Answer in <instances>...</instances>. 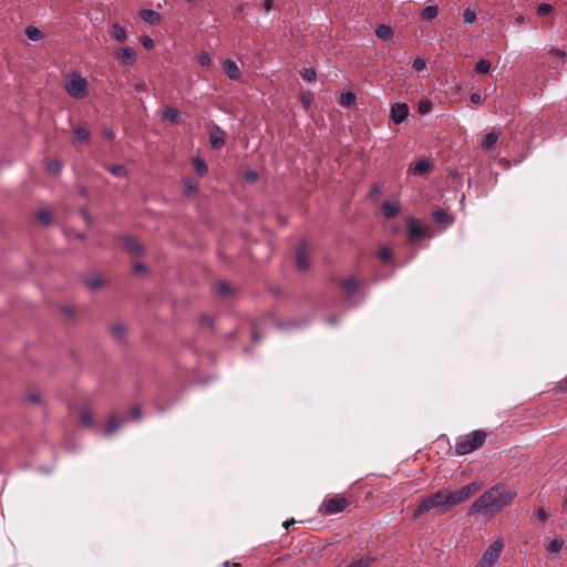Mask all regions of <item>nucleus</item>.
Here are the masks:
<instances>
[{
	"mask_svg": "<svg viewBox=\"0 0 567 567\" xmlns=\"http://www.w3.org/2000/svg\"><path fill=\"white\" fill-rule=\"evenodd\" d=\"M491 61L487 60V59H481L478 60V62L476 63V66H475V70L476 72L478 73H488L489 70H491Z\"/></svg>",
	"mask_w": 567,
	"mask_h": 567,
	"instance_id": "35",
	"label": "nucleus"
},
{
	"mask_svg": "<svg viewBox=\"0 0 567 567\" xmlns=\"http://www.w3.org/2000/svg\"><path fill=\"white\" fill-rule=\"evenodd\" d=\"M556 391L559 392V393H565L567 392V377L559 381L556 386H555Z\"/></svg>",
	"mask_w": 567,
	"mask_h": 567,
	"instance_id": "45",
	"label": "nucleus"
},
{
	"mask_svg": "<svg viewBox=\"0 0 567 567\" xmlns=\"http://www.w3.org/2000/svg\"><path fill=\"white\" fill-rule=\"evenodd\" d=\"M134 270L136 272H144L146 269H145V267L143 265L137 264V265H135Z\"/></svg>",
	"mask_w": 567,
	"mask_h": 567,
	"instance_id": "56",
	"label": "nucleus"
},
{
	"mask_svg": "<svg viewBox=\"0 0 567 567\" xmlns=\"http://www.w3.org/2000/svg\"><path fill=\"white\" fill-rule=\"evenodd\" d=\"M82 216L85 218L86 221L91 220V217L86 210H82Z\"/></svg>",
	"mask_w": 567,
	"mask_h": 567,
	"instance_id": "61",
	"label": "nucleus"
},
{
	"mask_svg": "<svg viewBox=\"0 0 567 567\" xmlns=\"http://www.w3.org/2000/svg\"><path fill=\"white\" fill-rule=\"evenodd\" d=\"M517 493L512 487L498 483L488 488L471 505L468 515L484 512L489 517L497 514L503 507L511 505Z\"/></svg>",
	"mask_w": 567,
	"mask_h": 567,
	"instance_id": "2",
	"label": "nucleus"
},
{
	"mask_svg": "<svg viewBox=\"0 0 567 567\" xmlns=\"http://www.w3.org/2000/svg\"><path fill=\"white\" fill-rule=\"evenodd\" d=\"M86 284L91 289H97L102 286V280L100 278H92Z\"/></svg>",
	"mask_w": 567,
	"mask_h": 567,
	"instance_id": "46",
	"label": "nucleus"
},
{
	"mask_svg": "<svg viewBox=\"0 0 567 567\" xmlns=\"http://www.w3.org/2000/svg\"><path fill=\"white\" fill-rule=\"evenodd\" d=\"M350 505V501L346 497L326 498L320 505L319 512L322 515H336L342 513Z\"/></svg>",
	"mask_w": 567,
	"mask_h": 567,
	"instance_id": "6",
	"label": "nucleus"
},
{
	"mask_svg": "<svg viewBox=\"0 0 567 567\" xmlns=\"http://www.w3.org/2000/svg\"><path fill=\"white\" fill-rule=\"evenodd\" d=\"M140 17L150 24H158L162 20L161 13L152 9H142L140 11Z\"/></svg>",
	"mask_w": 567,
	"mask_h": 567,
	"instance_id": "14",
	"label": "nucleus"
},
{
	"mask_svg": "<svg viewBox=\"0 0 567 567\" xmlns=\"http://www.w3.org/2000/svg\"><path fill=\"white\" fill-rule=\"evenodd\" d=\"M223 71L230 80H238L240 78V70L237 63L231 59H226L223 63Z\"/></svg>",
	"mask_w": 567,
	"mask_h": 567,
	"instance_id": "10",
	"label": "nucleus"
},
{
	"mask_svg": "<svg viewBox=\"0 0 567 567\" xmlns=\"http://www.w3.org/2000/svg\"><path fill=\"white\" fill-rule=\"evenodd\" d=\"M409 114V107L405 103H395L391 107L390 117L394 124H401Z\"/></svg>",
	"mask_w": 567,
	"mask_h": 567,
	"instance_id": "8",
	"label": "nucleus"
},
{
	"mask_svg": "<svg viewBox=\"0 0 567 567\" xmlns=\"http://www.w3.org/2000/svg\"><path fill=\"white\" fill-rule=\"evenodd\" d=\"M246 178H247V181H249V182L254 183V182H256V181L258 179V175H257V173H256V172H254V171H249V172H247V174H246Z\"/></svg>",
	"mask_w": 567,
	"mask_h": 567,
	"instance_id": "51",
	"label": "nucleus"
},
{
	"mask_svg": "<svg viewBox=\"0 0 567 567\" xmlns=\"http://www.w3.org/2000/svg\"><path fill=\"white\" fill-rule=\"evenodd\" d=\"M27 399L30 403H39L40 402V395L38 393H30Z\"/></svg>",
	"mask_w": 567,
	"mask_h": 567,
	"instance_id": "52",
	"label": "nucleus"
},
{
	"mask_svg": "<svg viewBox=\"0 0 567 567\" xmlns=\"http://www.w3.org/2000/svg\"><path fill=\"white\" fill-rule=\"evenodd\" d=\"M80 422L86 426L90 427L93 425V415L89 410H82L80 412Z\"/></svg>",
	"mask_w": 567,
	"mask_h": 567,
	"instance_id": "33",
	"label": "nucleus"
},
{
	"mask_svg": "<svg viewBox=\"0 0 567 567\" xmlns=\"http://www.w3.org/2000/svg\"><path fill=\"white\" fill-rule=\"evenodd\" d=\"M123 244L125 249L134 256H138L143 251L142 245L132 236L125 237Z\"/></svg>",
	"mask_w": 567,
	"mask_h": 567,
	"instance_id": "13",
	"label": "nucleus"
},
{
	"mask_svg": "<svg viewBox=\"0 0 567 567\" xmlns=\"http://www.w3.org/2000/svg\"><path fill=\"white\" fill-rule=\"evenodd\" d=\"M498 137H499V134L495 131L487 133L481 142V147L484 151L491 150L497 143Z\"/></svg>",
	"mask_w": 567,
	"mask_h": 567,
	"instance_id": "16",
	"label": "nucleus"
},
{
	"mask_svg": "<svg viewBox=\"0 0 567 567\" xmlns=\"http://www.w3.org/2000/svg\"><path fill=\"white\" fill-rule=\"evenodd\" d=\"M408 228H409V240L410 241H414L422 236V229L420 228V226L417 225V223L415 220H413V219L410 220L408 223Z\"/></svg>",
	"mask_w": 567,
	"mask_h": 567,
	"instance_id": "21",
	"label": "nucleus"
},
{
	"mask_svg": "<svg viewBox=\"0 0 567 567\" xmlns=\"http://www.w3.org/2000/svg\"><path fill=\"white\" fill-rule=\"evenodd\" d=\"M265 9L267 12L272 9V0H266Z\"/></svg>",
	"mask_w": 567,
	"mask_h": 567,
	"instance_id": "58",
	"label": "nucleus"
},
{
	"mask_svg": "<svg viewBox=\"0 0 567 567\" xmlns=\"http://www.w3.org/2000/svg\"><path fill=\"white\" fill-rule=\"evenodd\" d=\"M64 87L68 94L76 100L85 99L89 93L87 80L78 72L68 75Z\"/></svg>",
	"mask_w": 567,
	"mask_h": 567,
	"instance_id": "4",
	"label": "nucleus"
},
{
	"mask_svg": "<svg viewBox=\"0 0 567 567\" xmlns=\"http://www.w3.org/2000/svg\"><path fill=\"white\" fill-rule=\"evenodd\" d=\"M341 286L348 295H354L359 289V281L353 277H349L342 280Z\"/></svg>",
	"mask_w": 567,
	"mask_h": 567,
	"instance_id": "18",
	"label": "nucleus"
},
{
	"mask_svg": "<svg viewBox=\"0 0 567 567\" xmlns=\"http://www.w3.org/2000/svg\"><path fill=\"white\" fill-rule=\"evenodd\" d=\"M553 11V6L549 3H542L537 7V13L539 16L549 14Z\"/></svg>",
	"mask_w": 567,
	"mask_h": 567,
	"instance_id": "41",
	"label": "nucleus"
},
{
	"mask_svg": "<svg viewBox=\"0 0 567 567\" xmlns=\"http://www.w3.org/2000/svg\"><path fill=\"white\" fill-rule=\"evenodd\" d=\"M381 193V188L379 185H373L372 188H371V197H378Z\"/></svg>",
	"mask_w": 567,
	"mask_h": 567,
	"instance_id": "54",
	"label": "nucleus"
},
{
	"mask_svg": "<svg viewBox=\"0 0 567 567\" xmlns=\"http://www.w3.org/2000/svg\"><path fill=\"white\" fill-rule=\"evenodd\" d=\"M198 192V186L195 182L187 179L185 181V194L186 195H193Z\"/></svg>",
	"mask_w": 567,
	"mask_h": 567,
	"instance_id": "38",
	"label": "nucleus"
},
{
	"mask_svg": "<svg viewBox=\"0 0 567 567\" xmlns=\"http://www.w3.org/2000/svg\"><path fill=\"white\" fill-rule=\"evenodd\" d=\"M25 35L31 41H40L44 38V33L34 25H28L25 28Z\"/></svg>",
	"mask_w": 567,
	"mask_h": 567,
	"instance_id": "22",
	"label": "nucleus"
},
{
	"mask_svg": "<svg viewBox=\"0 0 567 567\" xmlns=\"http://www.w3.org/2000/svg\"><path fill=\"white\" fill-rule=\"evenodd\" d=\"M375 34L378 38H380L382 40H388V39H390V37L392 34V30L389 25L380 24L375 29Z\"/></svg>",
	"mask_w": 567,
	"mask_h": 567,
	"instance_id": "30",
	"label": "nucleus"
},
{
	"mask_svg": "<svg viewBox=\"0 0 567 567\" xmlns=\"http://www.w3.org/2000/svg\"><path fill=\"white\" fill-rule=\"evenodd\" d=\"M47 169L50 174L58 175L62 169V164L58 159H50L47 162Z\"/></svg>",
	"mask_w": 567,
	"mask_h": 567,
	"instance_id": "31",
	"label": "nucleus"
},
{
	"mask_svg": "<svg viewBox=\"0 0 567 567\" xmlns=\"http://www.w3.org/2000/svg\"><path fill=\"white\" fill-rule=\"evenodd\" d=\"M375 561V558L371 555H365L346 567H370Z\"/></svg>",
	"mask_w": 567,
	"mask_h": 567,
	"instance_id": "24",
	"label": "nucleus"
},
{
	"mask_svg": "<svg viewBox=\"0 0 567 567\" xmlns=\"http://www.w3.org/2000/svg\"><path fill=\"white\" fill-rule=\"evenodd\" d=\"M302 104H303L305 107H308L309 104H310V100L306 99V97H302Z\"/></svg>",
	"mask_w": 567,
	"mask_h": 567,
	"instance_id": "62",
	"label": "nucleus"
},
{
	"mask_svg": "<svg viewBox=\"0 0 567 567\" xmlns=\"http://www.w3.org/2000/svg\"><path fill=\"white\" fill-rule=\"evenodd\" d=\"M433 219L437 224L451 225L454 223V218L444 209H437L433 213Z\"/></svg>",
	"mask_w": 567,
	"mask_h": 567,
	"instance_id": "17",
	"label": "nucleus"
},
{
	"mask_svg": "<svg viewBox=\"0 0 567 567\" xmlns=\"http://www.w3.org/2000/svg\"><path fill=\"white\" fill-rule=\"evenodd\" d=\"M141 43L143 44L144 48H146L148 50L154 48V41L147 35H143L141 38Z\"/></svg>",
	"mask_w": 567,
	"mask_h": 567,
	"instance_id": "44",
	"label": "nucleus"
},
{
	"mask_svg": "<svg viewBox=\"0 0 567 567\" xmlns=\"http://www.w3.org/2000/svg\"><path fill=\"white\" fill-rule=\"evenodd\" d=\"M536 516H537V519L539 522H546L547 520V513L546 511L543 508V507H539L537 511H536Z\"/></svg>",
	"mask_w": 567,
	"mask_h": 567,
	"instance_id": "47",
	"label": "nucleus"
},
{
	"mask_svg": "<svg viewBox=\"0 0 567 567\" xmlns=\"http://www.w3.org/2000/svg\"><path fill=\"white\" fill-rule=\"evenodd\" d=\"M131 415L134 420H140L142 416L140 406H133L131 410Z\"/></svg>",
	"mask_w": 567,
	"mask_h": 567,
	"instance_id": "49",
	"label": "nucleus"
},
{
	"mask_svg": "<svg viewBox=\"0 0 567 567\" xmlns=\"http://www.w3.org/2000/svg\"><path fill=\"white\" fill-rule=\"evenodd\" d=\"M115 56L124 65H131L136 61V52L132 48H120L115 51Z\"/></svg>",
	"mask_w": 567,
	"mask_h": 567,
	"instance_id": "9",
	"label": "nucleus"
},
{
	"mask_svg": "<svg viewBox=\"0 0 567 567\" xmlns=\"http://www.w3.org/2000/svg\"><path fill=\"white\" fill-rule=\"evenodd\" d=\"M504 544L502 539L494 540L483 553L476 567H495L502 554Z\"/></svg>",
	"mask_w": 567,
	"mask_h": 567,
	"instance_id": "5",
	"label": "nucleus"
},
{
	"mask_svg": "<svg viewBox=\"0 0 567 567\" xmlns=\"http://www.w3.org/2000/svg\"><path fill=\"white\" fill-rule=\"evenodd\" d=\"M399 212H400V207L395 203L386 202L382 205V214L386 219L393 218L394 216H396L399 214Z\"/></svg>",
	"mask_w": 567,
	"mask_h": 567,
	"instance_id": "19",
	"label": "nucleus"
},
{
	"mask_svg": "<svg viewBox=\"0 0 567 567\" xmlns=\"http://www.w3.org/2000/svg\"><path fill=\"white\" fill-rule=\"evenodd\" d=\"M463 20L466 24H472L476 20V12L472 9L464 10Z\"/></svg>",
	"mask_w": 567,
	"mask_h": 567,
	"instance_id": "37",
	"label": "nucleus"
},
{
	"mask_svg": "<svg viewBox=\"0 0 567 567\" xmlns=\"http://www.w3.org/2000/svg\"><path fill=\"white\" fill-rule=\"evenodd\" d=\"M470 101L474 104H481L483 102V100L478 93H472L470 95Z\"/></svg>",
	"mask_w": 567,
	"mask_h": 567,
	"instance_id": "50",
	"label": "nucleus"
},
{
	"mask_svg": "<svg viewBox=\"0 0 567 567\" xmlns=\"http://www.w3.org/2000/svg\"><path fill=\"white\" fill-rule=\"evenodd\" d=\"M106 168L115 177L127 176V169L123 165H112L107 166Z\"/></svg>",
	"mask_w": 567,
	"mask_h": 567,
	"instance_id": "32",
	"label": "nucleus"
},
{
	"mask_svg": "<svg viewBox=\"0 0 567 567\" xmlns=\"http://www.w3.org/2000/svg\"><path fill=\"white\" fill-rule=\"evenodd\" d=\"M145 87H146V86H145V84H144V83H136V84H135V90H136L137 92H142V91H144V90H145Z\"/></svg>",
	"mask_w": 567,
	"mask_h": 567,
	"instance_id": "57",
	"label": "nucleus"
},
{
	"mask_svg": "<svg viewBox=\"0 0 567 567\" xmlns=\"http://www.w3.org/2000/svg\"><path fill=\"white\" fill-rule=\"evenodd\" d=\"M198 62L203 66H209L212 64V56L207 51H202L198 54Z\"/></svg>",
	"mask_w": 567,
	"mask_h": 567,
	"instance_id": "36",
	"label": "nucleus"
},
{
	"mask_svg": "<svg viewBox=\"0 0 567 567\" xmlns=\"http://www.w3.org/2000/svg\"><path fill=\"white\" fill-rule=\"evenodd\" d=\"M478 489V484L473 482L462 486L456 491L439 489L427 496L419 499L414 509L413 517L421 518L426 515L441 516L449 513L454 506L465 502L468 497L475 494Z\"/></svg>",
	"mask_w": 567,
	"mask_h": 567,
	"instance_id": "1",
	"label": "nucleus"
},
{
	"mask_svg": "<svg viewBox=\"0 0 567 567\" xmlns=\"http://www.w3.org/2000/svg\"><path fill=\"white\" fill-rule=\"evenodd\" d=\"M225 131L216 126L215 131L209 134L210 145L215 150H219L225 145Z\"/></svg>",
	"mask_w": 567,
	"mask_h": 567,
	"instance_id": "11",
	"label": "nucleus"
},
{
	"mask_svg": "<svg viewBox=\"0 0 567 567\" xmlns=\"http://www.w3.org/2000/svg\"><path fill=\"white\" fill-rule=\"evenodd\" d=\"M431 166V161H429L427 158H422L412 168H410V172L415 176H421L427 173Z\"/></svg>",
	"mask_w": 567,
	"mask_h": 567,
	"instance_id": "15",
	"label": "nucleus"
},
{
	"mask_svg": "<svg viewBox=\"0 0 567 567\" xmlns=\"http://www.w3.org/2000/svg\"><path fill=\"white\" fill-rule=\"evenodd\" d=\"M126 421V417L111 416L104 429V434L106 436L114 434Z\"/></svg>",
	"mask_w": 567,
	"mask_h": 567,
	"instance_id": "12",
	"label": "nucleus"
},
{
	"mask_svg": "<svg viewBox=\"0 0 567 567\" xmlns=\"http://www.w3.org/2000/svg\"><path fill=\"white\" fill-rule=\"evenodd\" d=\"M412 66L415 71L420 72L422 71L423 69H425V61L421 58H416L413 63H412Z\"/></svg>",
	"mask_w": 567,
	"mask_h": 567,
	"instance_id": "43",
	"label": "nucleus"
},
{
	"mask_svg": "<svg viewBox=\"0 0 567 567\" xmlns=\"http://www.w3.org/2000/svg\"><path fill=\"white\" fill-rule=\"evenodd\" d=\"M355 94L353 92H343L340 96V104L344 107H350L355 102Z\"/></svg>",
	"mask_w": 567,
	"mask_h": 567,
	"instance_id": "29",
	"label": "nucleus"
},
{
	"mask_svg": "<svg viewBox=\"0 0 567 567\" xmlns=\"http://www.w3.org/2000/svg\"><path fill=\"white\" fill-rule=\"evenodd\" d=\"M419 111H420V113H425V112L429 111V106L427 105H420Z\"/></svg>",
	"mask_w": 567,
	"mask_h": 567,
	"instance_id": "59",
	"label": "nucleus"
},
{
	"mask_svg": "<svg viewBox=\"0 0 567 567\" xmlns=\"http://www.w3.org/2000/svg\"><path fill=\"white\" fill-rule=\"evenodd\" d=\"M35 218L41 224V225H44V226H48L52 223V215L49 210L47 209H40L35 214Z\"/></svg>",
	"mask_w": 567,
	"mask_h": 567,
	"instance_id": "26",
	"label": "nucleus"
},
{
	"mask_svg": "<svg viewBox=\"0 0 567 567\" xmlns=\"http://www.w3.org/2000/svg\"><path fill=\"white\" fill-rule=\"evenodd\" d=\"M564 546V542L560 538H555L546 546V551L548 554H558Z\"/></svg>",
	"mask_w": 567,
	"mask_h": 567,
	"instance_id": "28",
	"label": "nucleus"
},
{
	"mask_svg": "<svg viewBox=\"0 0 567 567\" xmlns=\"http://www.w3.org/2000/svg\"><path fill=\"white\" fill-rule=\"evenodd\" d=\"M111 37L116 41L124 42L127 38L125 28L118 23H114L112 25Z\"/></svg>",
	"mask_w": 567,
	"mask_h": 567,
	"instance_id": "20",
	"label": "nucleus"
},
{
	"mask_svg": "<svg viewBox=\"0 0 567 567\" xmlns=\"http://www.w3.org/2000/svg\"><path fill=\"white\" fill-rule=\"evenodd\" d=\"M565 507H566V511H567V496H566V499H565Z\"/></svg>",
	"mask_w": 567,
	"mask_h": 567,
	"instance_id": "64",
	"label": "nucleus"
},
{
	"mask_svg": "<svg viewBox=\"0 0 567 567\" xmlns=\"http://www.w3.org/2000/svg\"><path fill=\"white\" fill-rule=\"evenodd\" d=\"M113 333L116 338H121L124 333V329L120 326L113 328Z\"/></svg>",
	"mask_w": 567,
	"mask_h": 567,
	"instance_id": "55",
	"label": "nucleus"
},
{
	"mask_svg": "<svg viewBox=\"0 0 567 567\" xmlns=\"http://www.w3.org/2000/svg\"><path fill=\"white\" fill-rule=\"evenodd\" d=\"M301 76L306 80V81H313L316 79V71L312 69V68H306L303 69V71L301 72Z\"/></svg>",
	"mask_w": 567,
	"mask_h": 567,
	"instance_id": "40",
	"label": "nucleus"
},
{
	"mask_svg": "<svg viewBox=\"0 0 567 567\" xmlns=\"http://www.w3.org/2000/svg\"><path fill=\"white\" fill-rule=\"evenodd\" d=\"M103 136H104L105 138H107V140H113V138L115 137V133H114V131H113V130H111V128H105V130L103 131Z\"/></svg>",
	"mask_w": 567,
	"mask_h": 567,
	"instance_id": "53",
	"label": "nucleus"
},
{
	"mask_svg": "<svg viewBox=\"0 0 567 567\" xmlns=\"http://www.w3.org/2000/svg\"><path fill=\"white\" fill-rule=\"evenodd\" d=\"M296 266L300 271H307L310 268L309 252L306 244H300L297 247Z\"/></svg>",
	"mask_w": 567,
	"mask_h": 567,
	"instance_id": "7",
	"label": "nucleus"
},
{
	"mask_svg": "<svg viewBox=\"0 0 567 567\" xmlns=\"http://www.w3.org/2000/svg\"><path fill=\"white\" fill-rule=\"evenodd\" d=\"M162 116L164 120H167L171 123H179V112L175 107H166L163 111Z\"/></svg>",
	"mask_w": 567,
	"mask_h": 567,
	"instance_id": "23",
	"label": "nucleus"
},
{
	"mask_svg": "<svg viewBox=\"0 0 567 567\" xmlns=\"http://www.w3.org/2000/svg\"><path fill=\"white\" fill-rule=\"evenodd\" d=\"M422 18L431 21L437 16V8L435 6H427L422 10Z\"/></svg>",
	"mask_w": 567,
	"mask_h": 567,
	"instance_id": "34",
	"label": "nucleus"
},
{
	"mask_svg": "<svg viewBox=\"0 0 567 567\" xmlns=\"http://www.w3.org/2000/svg\"><path fill=\"white\" fill-rule=\"evenodd\" d=\"M379 258L383 262H389L392 259V251H391V249L388 248V247H382L379 250Z\"/></svg>",
	"mask_w": 567,
	"mask_h": 567,
	"instance_id": "39",
	"label": "nucleus"
},
{
	"mask_svg": "<svg viewBox=\"0 0 567 567\" xmlns=\"http://www.w3.org/2000/svg\"><path fill=\"white\" fill-rule=\"evenodd\" d=\"M74 136L78 142L85 144L90 140V132L82 126H78L74 128Z\"/></svg>",
	"mask_w": 567,
	"mask_h": 567,
	"instance_id": "27",
	"label": "nucleus"
},
{
	"mask_svg": "<svg viewBox=\"0 0 567 567\" xmlns=\"http://www.w3.org/2000/svg\"><path fill=\"white\" fill-rule=\"evenodd\" d=\"M336 322H337V320H336L334 318H331V319L329 320V323H330V324H334Z\"/></svg>",
	"mask_w": 567,
	"mask_h": 567,
	"instance_id": "63",
	"label": "nucleus"
},
{
	"mask_svg": "<svg viewBox=\"0 0 567 567\" xmlns=\"http://www.w3.org/2000/svg\"><path fill=\"white\" fill-rule=\"evenodd\" d=\"M292 524H295V520H293V519H291V520H286V522L284 523V527H285L286 529H288V528H289V526H290V525H292Z\"/></svg>",
	"mask_w": 567,
	"mask_h": 567,
	"instance_id": "60",
	"label": "nucleus"
},
{
	"mask_svg": "<svg viewBox=\"0 0 567 567\" xmlns=\"http://www.w3.org/2000/svg\"><path fill=\"white\" fill-rule=\"evenodd\" d=\"M549 54H551L556 58H565L566 56L565 52L557 48H551L549 50Z\"/></svg>",
	"mask_w": 567,
	"mask_h": 567,
	"instance_id": "48",
	"label": "nucleus"
},
{
	"mask_svg": "<svg viewBox=\"0 0 567 567\" xmlns=\"http://www.w3.org/2000/svg\"><path fill=\"white\" fill-rule=\"evenodd\" d=\"M217 290L220 296H227L230 293V287L227 282H220L217 287Z\"/></svg>",
	"mask_w": 567,
	"mask_h": 567,
	"instance_id": "42",
	"label": "nucleus"
},
{
	"mask_svg": "<svg viewBox=\"0 0 567 567\" xmlns=\"http://www.w3.org/2000/svg\"><path fill=\"white\" fill-rule=\"evenodd\" d=\"M486 440V432L483 430H475L471 433L461 436L456 440L455 443V453L457 455H467L473 453L483 446Z\"/></svg>",
	"mask_w": 567,
	"mask_h": 567,
	"instance_id": "3",
	"label": "nucleus"
},
{
	"mask_svg": "<svg viewBox=\"0 0 567 567\" xmlns=\"http://www.w3.org/2000/svg\"><path fill=\"white\" fill-rule=\"evenodd\" d=\"M193 165L198 176L203 177L207 174L208 167L205 161L202 159L200 157H195L193 159Z\"/></svg>",
	"mask_w": 567,
	"mask_h": 567,
	"instance_id": "25",
	"label": "nucleus"
}]
</instances>
